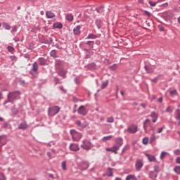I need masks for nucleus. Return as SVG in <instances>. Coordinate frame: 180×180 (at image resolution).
<instances>
[{
	"instance_id": "nucleus-1",
	"label": "nucleus",
	"mask_w": 180,
	"mask_h": 180,
	"mask_svg": "<svg viewBox=\"0 0 180 180\" xmlns=\"http://www.w3.org/2000/svg\"><path fill=\"white\" fill-rule=\"evenodd\" d=\"M121 146H123V139L122 138L115 139V145L112 148V153L117 154V150L120 148Z\"/></svg>"
},
{
	"instance_id": "nucleus-2",
	"label": "nucleus",
	"mask_w": 180,
	"mask_h": 180,
	"mask_svg": "<svg viewBox=\"0 0 180 180\" xmlns=\"http://www.w3.org/2000/svg\"><path fill=\"white\" fill-rule=\"evenodd\" d=\"M70 134L72 135L73 141H79V140H81V137H82V134L77 132V131L74 129L70 130Z\"/></svg>"
},
{
	"instance_id": "nucleus-3",
	"label": "nucleus",
	"mask_w": 180,
	"mask_h": 180,
	"mask_svg": "<svg viewBox=\"0 0 180 180\" xmlns=\"http://www.w3.org/2000/svg\"><path fill=\"white\" fill-rule=\"evenodd\" d=\"M60 107L58 106H53L51 107L48 110V115L49 116H56L58 112H60Z\"/></svg>"
},
{
	"instance_id": "nucleus-4",
	"label": "nucleus",
	"mask_w": 180,
	"mask_h": 180,
	"mask_svg": "<svg viewBox=\"0 0 180 180\" xmlns=\"http://www.w3.org/2000/svg\"><path fill=\"white\" fill-rule=\"evenodd\" d=\"M18 95H20L19 91L9 93L8 95V102H13V99L18 98Z\"/></svg>"
},
{
	"instance_id": "nucleus-5",
	"label": "nucleus",
	"mask_w": 180,
	"mask_h": 180,
	"mask_svg": "<svg viewBox=\"0 0 180 180\" xmlns=\"http://www.w3.org/2000/svg\"><path fill=\"white\" fill-rule=\"evenodd\" d=\"M77 112L79 113V115H82V116H85V115H86L87 113L86 108H85V106L81 105L80 107H79Z\"/></svg>"
},
{
	"instance_id": "nucleus-6",
	"label": "nucleus",
	"mask_w": 180,
	"mask_h": 180,
	"mask_svg": "<svg viewBox=\"0 0 180 180\" xmlns=\"http://www.w3.org/2000/svg\"><path fill=\"white\" fill-rule=\"evenodd\" d=\"M82 148L84 150H90L91 149V143L88 141H84L83 144L81 145Z\"/></svg>"
},
{
	"instance_id": "nucleus-7",
	"label": "nucleus",
	"mask_w": 180,
	"mask_h": 180,
	"mask_svg": "<svg viewBox=\"0 0 180 180\" xmlns=\"http://www.w3.org/2000/svg\"><path fill=\"white\" fill-rule=\"evenodd\" d=\"M143 160H136V163H135V167H136V171H140V169H141V168H143Z\"/></svg>"
},
{
	"instance_id": "nucleus-8",
	"label": "nucleus",
	"mask_w": 180,
	"mask_h": 180,
	"mask_svg": "<svg viewBox=\"0 0 180 180\" xmlns=\"http://www.w3.org/2000/svg\"><path fill=\"white\" fill-rule=\"evenodd\" d=\"M150 117L152 118L153 123H156L158 120V113L155 112H151Z\"/></svg>"
},
{
	"instance_id": "nucleus-9",
	"label": "nucleus",
	"mask_w": 180,
	"mask_h": 180,
	"mask_svg": "<svg viewBox=\"0 0 180 180\" xmlns=\"http://www.w3.org/2000/svg\"><path fill=\"white\" fill-rule=\"evenodd\" d=\"M146 157H147L149 162H157V159L155 158V156L148 154V153H146L145 154Z\"/></svg>"
},
{
	"instance_id": "nucleus-10",
	"label": "nucleus",
	"mask_w": 180,
	"mask_h": 180,
	"mask_svg": "<svg viewBox=\"0 0 180 180\" xmlns=\"http://www.w3.org/2000/svg\"><path fill=\"white\" fill-rule=\"evenodd\" d=\"M127 131H129V133H131L132 134H134V133L137 132V125H131L127 129Z\"/></svg>"
},
{
	"instance_id": "nucleus-11",
	"label": "nucleus",
	"mask_w": 180,
	"mask_h": 180,
	"mask_svg": "<svg viewBox=\"0 0 180 180\" xmlns=\"http://www.w3.org/2000/svg\"><path fill=\"white\" fill-rule=\"evenodd\" d=\"M70 149L71 151H78L79 150V146L75 143H72L70 146Z\"/></svg>"
},
{
	"instance_id": "nucleus-12",
	"label": "nucleus",
	"mask_w": 180,
	"mask_h": 180,
	"mask_svg": "<svg viewBox=\"0 0 180 180\" xmlns=\"http://www.w3.org/2000/svg\"><path fill=\"white\" fill-rule=\"evenodd\" d=\"M46 17L47 19H53V18H56V14L51 11H46Z\"/></svg>"
},
{
	"instance_id": "nucleus-13",
	"label": "nucleus",
	"mask_w": 180,
	"mask_h": 180,
	"mask_svg": "<svg viewBox=\"0 0 180 180\" xmlns=\"http://www.w3.org/2000/svg\"><path fill=\"white\" fill-rule=\"evenodd\" d=\"M74 34H77V36L81 34V26L78 25L73 30Z\"/></svg>"
},
{
	"instance_id": "nucleus-14",
	"label": "nucleus",
	"mask_w": 180,
	"mask_h": 180,
	"mask_svg": "<svg viewBox=\"0 0 180 180\" xmlns=\"http://www.w3.org/2000/svg\"><path fill=\"white\" fill-rule=\"evenodd\" d=\"M53 28L54 29H62L63 28V24L60 22H56L53 24Z\"/></svg>"
},
{
	"instance_id": "nucleus-15",
	"label": "nucleus",
	"mask_w": 180,
	"mask_h": 180,
	"mask_svg": "<svg viewBox=\"0 0 180 180\" xmlns=\"http://www.w3.org/2000/svg\"><path fill=\"white\" fill-rule=\"evenodd\" d=\"M18 129H27V124L26 122H23L19 124Z\"/></svg>"
},
{
	"instance_id": "nucleus-16",
	"label": "nucleus",
	"mask_w": 180,
	"mask_h": 180,
	"mask_svg": "<svg viewBox=\"0 0 180 180\" xmlns=\"http://www.w3.org/2000/svg\"><path fill=\"white\" fill-rule=\"evenodd\" d=\"M112 139H113V136L112 135H109V136H104L103 139H102V141H108L109 140H112Z\"/></svg>"
},
{
	"instance_id": "nucleus-17",
	"label": "nucleus",
	"mask_w": 180,
	"mask_h": 180,
	"mask_svg": "<svg viewBox=\"0 0 180 180\" xmlns=\"http://www.w3.org/2000/svg\"><path fill=\"white\" fill-rule=\"evenodd\" d=\"M112 171H113V169H112L110 167L108 169V171L106 172L107 176H112L113 172H112Z\"/></svg>"
},
{
	"instance_id": "nucleus-18",
	"label": "nucleus",
	"mask_w": 180,
	"mask_h": 180,
	"mask_svg": "<svg viewBox=\"0 0 180 180\" xmlns=\"http://www.w3.org/2000/svg\"><path fill=\"white\" fill-rule=\"evenodd\" d=\"M66 19L69 22H72V20H74V15H72V14H68L66 15Z\"/></svg>"
},
{
	"instance_id": "nucleus-19",
	"label": "nucleus",
	"mask_w": 180,
	"mask_h": 180,
	"mask_svg": "<svg viewBox=\"0 0 180 180\" xmlns=\"http://www.w3.org/2000/svg\"><path fill=\"white\" fill-rule=\"evenodd\" d=\"M37 70H39V65H37V62H34L32 65V71L36 72V71H37Z\"/></svg>"
},
{
	"instance_id": "nucleus-20",
	"label": "nucleus",
	"mask_w": 180,
	"mask_h": 180,
	"mask_svg": "<svg viewBox=\"0 0 180 180\" xmlns=\"http://www.w3.org/2000/svg\"><path fill=\"white\" fill-rule=\"evenodd\" d=\"M61 168L63 171H67V162L63 161L61 162Z\"/></svg>"
},
{
	"instance_id": "nucleus-21",
	"label": "nucleus",
	"mask_w": 180,
	"mask_h": 180,
	"mask_svg": "<svg viewBox=\"0 0 180 180\" xmlns=\"http://www.w3.org/2000/svg\"><path fill=\"white\" fill-rule=\"evenodd\" d=\"M2 26H3L4 29H5V30H9L11 29V25H9V24H8L6 22H4L2 24Z\"/></svg>"
},
{
	"instance_id": "nucleus-22",
	"label": "nucleus",
	"mask_w": 180,
	"mask_h": 180,
	"mask_svg": "<svg viewBox=\"0 0 180 180\" xmlns=\"http://www.w3.org/2000/svg\"><path fill=\"white\" fill-rule=\"evenodd\" d=\"M137 180V178H136V176L133 175V174H130V175H128L127 177H126V180Z\"/></svg>"
},
{
	"instance_id": "nucleus-23",
	"label": "nucleus",
	"mask_w": 180,
	"mask_h": 180,
	"mask_svg": "<svg viewBox=\"0 0 180 180\" xmlns=\"http://www.w3.org/2000/svg\"><path fill=\"white\" fill-rule=\"evenodd\" d=\"M76 124H77V126H81L82 127H86V126H88V122H85L84 124H82L81 121L77 120L76 121Z\"/></svg>"
},
{
	"instance_id": "nucleus-24",
	"label": "nucleus",
	"mask_w": 180,
	"mask_h": 180,
	"mask_svg": "<svg viewBox=\"0 0 180 180\" xmlns=\"http://www.w3.org/2000/svg\"><path fill=\"white\" fill-rule=\"evenodd\" d=\"M96 25L98 29H101V27H102V21H101V20H96Z\"/></svg>"
},
{
	"instance_id": "nucleus-25",
	"label": "nucleus",
	"mask_w": 180,
	"mask_h": 180,
	"mask_svg": "<svg viewBox=\"0 0 180 180\" xmlns=\"http://www.w3.org/2000/svg\"><path fill=\"white\" fill-rule=\"evenodd\" d=\"M109 84V81L106 80L105 82H103L101 85V89H105L108 86Z\"/></svg>"
},
{
	"instance_id": "nucleus-26",
	"label": "nucleus",
	"mask_w": 180,
	"mask_h": 180,
	"mask_svg": "<svg viewBox=\"0 0 180 180\" xmlns=\"http://www.w3.org/2000/svg\"><path fill=\"white\" fill-rule=\"evenodd\" d=\"M39 65H46V59L43 58H40L39 59Z\"/></svg>"
},
{
	"instance_id": "nucleus-27",
	"label": "nucleus",
	"mask_w": 180,
	"mask_h": 180,
	"mask_svg": "<svg viewBox=\"0 0 180 180\" xmlns=\"http://www.w3.org/2000/svg\"><path fill=\"white\" fill-rule=\"evenodd\" d=\"M176 120H180V110L179 109L176 110Z\"/></svg>"
},
{
	"instance_id": "nucleus-28",
	"label": "nucleus",
	"mask_w": 180,
	"mask_h": 180,
	"mask_svg": "<svg viewBox=\"0 0 180 180\" xmlns=\"http://www.w3.org/2000/svg\"><path fill=\"white\" fill-rule=\"evenodd\" d=\"M113 122H115V119L113 118V117H107V122L108 123H113Z\"/></svg>"
},
{
	"instance_id": "nucleus-29",
	"label": "nucleus",
	"mask_w": 180,
	"mask_h": 180,
	"mask_svg": "<svg viewBox=\"0 0 180 180\" xmlns=\"http://www.w3.org/2000/svg\"><path fill=\"white\" fill-rule=\"evenodd\" d=\"M169 93L170 94V96H175V95H176L177 94V91L176 90H172V91H169Z\"/></svg>"
},
{
	"instance_id": "nucleus-30",
	"label": "nucleus",
	"mask_w": 180,
	"mask_h": 180,
	"mask_svg": "<svg viewBox=\"0 0 180 180\" xmlns=\"http://www.w3.org/2000/svg\"><path fill=\"white\" fill-rule=\"evenodd\" d=\"M173 110L174 108L171 106L167 107L166 109V112H167L168 113H172Z\"/></svg>"
},
{
	"instance_id": "nucleus-31",
	"label": "nucleus",
	"mask_w": 180,
	"mask_h": 180,
	"mask_svg": "<svg viewBox=\"0 0 180 180\" xmlns=\"http://www.w3.org/2000/svg\"><path fill=\"white\" fill-rule=\"evenodd\" d=\"M153 169L154 172H156V174H158V172H160V167H158V165H155Z\"/></svg>"
},
{
	"instance_id": "nucleus-32",
	"label": "nucleus",
	"mask_w": 180,
	"mask_h": 180,
	"mask_svg": "<svg viewBox=\"0 0 180 180\" xmlns=\"http://www.w3.org/2000/svg\"><path fill=\"white\" fill-rule=\"evenodd\" d=\"M96 35L93 34H89L87 37V39H96Z\"/></svg>"
},
{
	"instance_id": "nucleus-33",
	"label": "nucleus",
	"mask_w": 180,
	"mask_h": 180,
	"mask_svg": "<svg viewBox=\"0 0 180 180\" xmlns=\"http://www.w3.org/2000/svg\"><path fill=\"white\" fill-rule=\"evenodd\" d=\"M129 148H130V146L129 145H125L122 148V153H126V150H129Z\"/></svg>"
},
{
	"instance_id": "nucleus-34",
	"label": "nucleus",
	"mask_w": 180,
	"mask_h": 180,
	"mask_svg": "<svg viewBox=\"0 0 180 180\" xmlns=\"http://www.w3.org/2000/svg\"><path fill=\"white\" fill-rule=\"evenodd\" d=\"M142 143L145 145L148 144V138H143L142 140Z\"/></svg>"
},
{
	"instance_id": "nucleus-35",
	"label": "nucleus",
	"mask_w": 180,
	"mask_h": 180,
	"mask_svg": "<svg viewBox=\"0 0 180 180\" xmlns=\"http://www.w3.org/2000/svg\"><path fill=\"white\" fill-rule=\"evenodd\" d=\"M0 180H6V177H5V175L2 172H0Z\"/></svg>"
},
{
	"instance_id": "nucleus-36",
	"label": "nucleus",
	"mask_w": 180,
	"mask_h": 180,
	"mask_svg": "<svg viewBox=\"0 0 180 180\" xmlns=\"http://www.w3.org/2000/svg\"><path fill=\"white\" fill-rule=\"evenodd\" d=\"M95 44V42L94 41H88L86 44H89L90 46V47H94V44Z\"/></svg>"
},
{
	"instance_id": "nucleus-37",
	"label": "nucleus",
	"mask_w": 180,
	"mask_h": 180,
	"mask_svg": "<svg viewBox=\"0 0 180 180\" xmlns=\"http://www.w3.org/2000/svg\"><path fill=\"white\" fill-rule=\"evenodd\" d=\"M167 155V152H162L160 155V160H163Z\"/></svg>"
},
{
	"instance_id": "nucleus-38",
	"label": "nucleus",
	"mask_w": 180,
	"mask_h": 180,
	"mask_svg": "<svg viewBox=\"0 0 180 180\" xmlns=\"http://www.w3.org/2000/svg\"><path fill=\"white\" fill-rule=\"evenodd\" d=\"M150 178H157L158 175H157V174H154V172H151L150 173Z\"/></svg>"
},
{
	"instance_id": "nucleus-39",
	"label": "nucleus",
	"mask_w": 180,
	"mask_h": 180,
	"mask_svg": "<svg viewBox=\"0 0 180 180\" xmlns=\"http://www.w3.org/2000/svg\"><path fill=\"white\" fill-rule=\"evenodd\" d=\"M174 155H180V150L179 149L174 150Z\"/></svg>"
},
{
	"instance_id": "nucleus-40",
	"label": "nucleus",
	"mask_w": 180,
	"mask_h": 180,
	"mask_svg": "<svg viewBox=\"0 0 180 180\" xmlns=\"http://www.w3.org/2000/svg\"><path fill=\"white\" fill-rule=\"evenodd\" d=\"M65 74H66L65 70H62L60 73V77H63V78H65Z\"/></svg>"
},
{
	"instance_id": "nucleus-41",
	"label": "nucleus",
	"mask_w": 180,
	"mask_h": 180,
	"mask_svg": "<svg viewBox=\"0 0 180 180\" xmlns=\"http://www.w3.org/2000/svg\"><path fill=\"white\" fill-rule=\"evenodd\" d=\"M17 31H18V26L14 25L12 28L11 33H13V32H17Z\"/></svg>"
},
{
	"instance_id": "nucleus-42",
	"label": "nucleus",
	"mask_w": 180,
	"mask_h": 180,
	"mask_svg": "<svg viewBox=\"0 0 180 180\" xmlns=\"http://www.w3.org/2000/svg\"><path fill=\"white\" fill-rule=\"evenodd\" d=\"M174 171L177 173V174H180V166H177L174 168Z\"/></svg>"
},
{
	"instance_id": "nucleus-43",
	"label": "nucleus",
	"mask_w": 180,
	"mask_h": 180,
	"mask_svg": "<svg viewBox=\"0 0 180 180\" xmlns=\"http://www.w3.org/2000/svg\"><path fill=\"white\" fill-rule=\"evenodd\" d=\"M8 50L10 53H13V51H15V49L12 46H8Z\"/></svg>"
},
{
	"instance_id": "nucleus-44",
	"label": "nucleus",
	"mask_w": 180,
	"mask_h": 180,
	"mask_svg": "<svg viewBox=\"0 0 180 180\" xmlns=\"http://www.w3.org/2000/svg\"><path fill=\"white\" fill-rule=\"evenodd\" d=\"M51 57H56V51L53 50L50 53Z\"/></svg>"
},
{
	"instance_id": "nucleus-45",
	"label": "nucleus",
	"mask_w": 180,
	"mask_h": 180,
	"mask_svg": "<svg viewBox=\"0 0 180 180\" xmlns=\"http://www.w3.org/2000/svg\"><path fill=\"white\" fill-rule=\"evenodd\" d=\"M149 5H150V6H155L157 5V3L150 1Z\"/></svg>"
},
{
	"instance_id": "nucleus-46",
	"label": "nucleus",
	"mask_w": 180,
	"mask_h": 180,
	"mask_svg": "<svg viewBox=\"0 0 180 180\" xmlns=\"http://www.w3.org/2000/svg\"><path fill=\"white\" fill-rule=\"evenodd\" d=\"M162 130H164V127L159 128L157 130V133H158V134L162 133Z\"/></svg>"
},
{
	"instance_id": "nucleus-47",
	"label": "nucleus",
	"mask_w": 180,
	"mask_h": 180,
	"mask_svg": "<svg viewBox=\"0 0 180 180\" xmlns=\"http://www.w3.org/2000/svg\"><path fill=\"white\" fill-rule=\"evenodd\" d=\"M116 68H117V65L116 64H114L111 66L112 70H116Z\"/></svg>"
},
{
	"instance_id": "nucleus-48",
	"label": "nucleus",
	"mask_w": 180,
	"mask_h": 180,
	"mask_svg": "<svg viewBox=\"0 0 180 180\" xmlns=\"http://www.w3.org/2000/svg\"><path fill=\"white\" fill-rule=\"evenodd\" d=\"M106 151H110L111 153H113L112 148H105Z\"/></svg>"
},
{
	"instance_id": "nucleus-49",
	"label": "nucleus",
	"mask_w": 180,
	"mask_h": 180,
	"mask_svg": "<svg viewBox=\"0 0 180 180\" xmlns=\"http://www.w3.org/2000/svg\"><path fill=\"white\" fill-rule=\"evenodd\" d=\"M47 155H48L49 158H50V160H51L53 158V157L51 156V153L50 152L47 153Z\"/></svg>"
},
{
	"instance_id": "nucleus-50",
	"label": "nucleus",
	"mask_w": 180,
	"mask_h": 180,
	"mask_svg": "<svg viewBox=\"0 0 180 180\" xmlns=\"http://www.w3.org/2000/svg\"><path fill=\"white\" fill-rule=\"evenodd\" d=\"M176 164H180V158L179 157L176 159Z\"/></svg>"
},
{
	"instance_id": "nucleus-51",
	"label": "nucleus",
	"mask_w": 180,
	"mask_h": 180,
	"mask_svg": "<svg viewBox=\"0 0 180 180\" xmlns=\"http://www.w3.org/2000/svg\"><path fill=\"white\" fill-rule=\"evenodd\" d=\"M151 140H152V141H154V140H155V135L154 134H152Z\"/></svg>"
},
{
	"instance_id": "nucleus-52",
	"label": "nucleus",
	"mask_w": 180,
	"mask_h": 180,
	"mask_svg": "<svg viewBox=\"0 0 180 180\" xmlns=\"http://www.w3.org/2000/svg\"><path fill=\"white\" fill-rule=\"evenodd\" d=\"M141 106H142V108H143L145 109V108L147 106V105L144 104V103H141Z\"/></svg>"
},
{
	"instance_id": "nucleus-53",
	"label": "nucleus",
	"mask_w": 180,
	"mask_h": 180,
	"mask_svg": "<svg viewBox=\"0 0 180 180\" xmlns=\"http://www.w3.org/2000/svg\"><path fill=\"white\" fill-rule=\"evenodd\" d=\"M148 122H150V120L148 119H146L145 121H144V124H146V123H148Z\"/></svg>"
},
{
	"instance_id": "nucleus-54",
	"label": "nucleus",
	"mask_w": 180,
	"mask_h": 180,
	"mask_svg": "<svg viewBox=\"0 0 180 180\" xmlns=\"http://www.w3.org/2000/svg\"><path fill=\"white\" fill-rule=\"evenodd\" d=\"M158 102H160V103L162 102V98H158Z\"/></svg>"
},
{
	"instance_id": "nucleus-55",
	"label": "nucleus",
	"mask_w": 180,
	"mask_h": 180,
	"mask_svg": "<svg viewBox=\"0 0 180 180\" xmlns=\"http://www.w3.org/2000/svg\"><path fill=\"white\" fill-rule=\"evenodd\" d=\"M163 6H168V3H165L162 4Z\"/></svg>"
},
{
	"instance_id": "nucleus-56",
	"label": "nucleus",
	"mask_w": 180,
	"mask_h": 180,
	"mask_svg": "<svg viewBox=\"0 0 180 180\" xmlns=\"http://www.w3.org/2000/svg\"><path fill=\"white\" fill-rule=\"evenodd\" d=\"M158 79V78H155V79H153V81L154 82H157V80Z\"/></svg>"
},
{
	"instance_id": "nucleus-57",
	"label": "nucleus",
	"mask_w": 180,
	"mask_h": 180,
	"mask_svg": "<svg viewBox=\"0 0 180 180\" xmlns=\"http://www.w3.org/2000/svg\"><path fill=\"white\" fill-rule=\"evenodd\" d=\"M177 22L180 24V16L177 18Z\"/></svg>"
},
{
	"instance_id": "nucleus-58",
	"label": "nucleus",
	"mask_w": 180,
	"mask_h": 180,
	"mask_svg": "<svg viewBox=\"0 0 180 180\" xmlns=\"http://www.w3.org/2000/svg\"><path fill=\"white\" fill-rule=\"evenodd\" d=\"M100 120H101V122H103V121L105 120V118H104V117H101V118L100 119Z\"/></svg>"
},
{
	"instance_id": "nucleus-59",
	"label": "nucleus",
	"mask_w": 180,
	"mask_h": 180,
	"mask_svg": "<svg viewBox=\"0 0 180 180\" xmlns=\"http://www.w3.org/2000/svg\"><path fill=\"white\" fill-rule=\"evenodd\" d=\"M11 60H15V59L16 58V57H15V56H11Z\"/></svg>"
},
{
	"instance_id": "nucleus-60",
	"label": "nucleus",
	"mask_w": 180,
	"mask_h": 180,
	"mask_svg": "<svg viewBox=\"0 0 180 180\" xmlns=\"http://www.w3.org/2000/svg\"><path fill=\"white\" fill-rule=\"evenodd\" d=\"M40 15H44V11H41Z\"/></svg>"
},
{
	"instance_id": "nucleus-61",
	"label": "nucleus",
	"mask_w": 180,
	"mask_h": 180,
	"mask_svg": "<svg viewBox=\"0 0 180 180\" xmlns=\"http://www.w3.org/2000/svg\"><path fill=\"white\" fill-rule=\"evenodd\" d=\"M120 94H121V95L123 96V95H124V93L123 92V91H120Z\"/></svg>"
},
{
	"instance_id": "nucleus-62",
	"label": "nucleus",
	"mask_w": 180,
	"mask_h": 180,
	"mask_svg": "<svg viewBox=\"0 0 180 180\" xmlns=\"http://www.w3.org/2000/svg\"><path fill=\"white\" fill-rule=\"evenodd\" d=\"M2 140H4V137L0 136V143H1V141H2Z\"/></svg>"
},
{
	"instance_id": "nucleus-63",
	"label": "nucleus",
	"mask_w": 180,
	"mask_h": 180,
	"mask_svg": "<svg viewBox=\"0 0 180 180\" xmlns=\"http://www.w3.org/2000/svg\"><path fill=\"white\" fill-rule=\"evenodd\" d=\"M115 180H122V179L117 177V178H115Z\"/></svg>"
},
{
	"instance_id": "nucleus-64",
	"label": "nucleus",
	"mask_w": 180,
	"mask_h": 180,
	"mask_svg": "<svg viewBox=\"0 0 180 180\" xmlns=\"http://www.w3.org/2000/svg\"><path fill=\"white\" fill-rule=\"evenodd\" d=\"M178 108H180V103H179L178 104Z\"/></svg>"
}]
</instances>
